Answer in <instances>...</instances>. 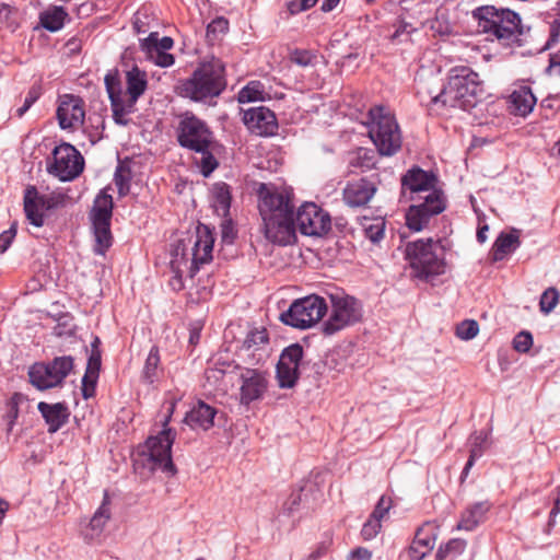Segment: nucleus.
I'll list each match as a JSON object with an SVG mask.
<instances>
[{"instance_id":"obj_34","label":"nucleus","mask_w":560,"mask_h":560,"mask_svg":"<svg viewBox=\"0 0 560 560\" xmlns=\"http://www.w3.org/2000/svg\"><path fill=\"white\" fill-rule=\"evenodd\" d=\"M110 517V499L107 491H105L102 504L95 511L89 523L92 536H100Z\"/></svg>"},{"instance_id":"obj_35","label":"nucleus","mask_w":560,"mask_h":560,"mask_svg":"<svg viewBox=\"0 0 560 560\" xmlns=\"http://www.w3.org/2000/svg\"><path fill=\"white\" fill-rule=\"evenodd\" d=\"M467 547V541L460 538H453L441 545L436 551V560H459Z\"/></svg>"},{"instance_id":"obj_60","label":"nucleus","mask_w":560,"mask_h":560,"mask_svg":"<svg viewBox=\"0 0 560 560\" xmlns=\"http://www.w3.org/2000/svg\"><path fill=\"white\" fill-rule=\"evenodd\" d=\"M38 94L35 91H30L27 96L24 100V104L22 107L16 109V115L22 117L28 108L33 105V103L37 100Z\"/></svg>"},{"instance_id":"obj_58","label":"nucleus","mask_w":560,"mask_h":560,"mask_svg":"<svg viewBox=\"0 0 560 560\" xmlns=\"http://www.w3.org/2000/svg\"><path fill=\"white\" fill-rule=\"evenodd\" d=\"M98 377H90L86 380L85 375L82 378V395L84 398H90L94 395L95 385Z\"/></svg>"},{"instance_id":"obj_7","label":"nucleus","mask_w":560,"mask_h":560,"mask_svg":"<svg viewBox=\"0 0 560 560\" xmlns=\"http://www.w3.org/2000/svg\"><path fill=\"white\" fill-rule=\"evenodd\" d=\"M405 257L418 279L429 281L445 272V250L441 241L427 238L409 242Z\"/></svg>"},{"instance_id":"obj_21","label":"nucleus","mask_w":560,"mask_h":560,"mask_svg":"<svg viewBox=\"0 0 560 560\" xmlns=\"http://www.w3.org/2000/svg\"><path fill=\"white\" fill-rule=\"evenodd\" d=\"M377 175L351 180L343 188V200L350 207L365 206L377 190Z\"/></svg>"},{"instance_id":"obj_24","label":"nucleus","mask_w":560,"mask_h":560,"mask_svg":"<svg viewBox=\"0 0 560 560\" xmlns=\"http://www.w3.org/2000/svg\"><path fill=\"white\" fill-rule=\"evenodd\" d=\"M24 212L27 221L40 228L45 223L46 206H42V195L37 191L35 186H28L25 189L23 198Z\"/></svg>"},{"instance_id":"obj_48","label":"nucleus","mask_w":560,"mask_h":560,"mask_svg":"<svg viewBox=\"0 0 560 560\" xmlns=\"http://www.w3.org/2000/svg\"><path fill=\"white\" fill-rule=\"evenodd\" d=\"M171 269L174 273V276L170 280V285L174 291H180L184 289V282H183V272L184 269L182 268V261H178L177 259H171L170 261Z\"/></svg>"},{"instance_id":"obj_20","label":"nucleus","mask_w":560,"mask_h":560,"mask_svg":"<svg viewBox=\"0 0 560 560\" xmlns=\"http://www.w3.org/2000/svg\"><path fill=\"white\" fill-rule=\"evenodd\" d=\"M243 122L252 133L260 137L273 136L278 130L277 117L266 106L244 110Z\"/></svg>"},{"instance_id":"obj_28","label":"nucleus","mask_w":560,"mask_h":560,"mask_svg":"<svg viewBox=\"0 0 560 560\" xmlns=\"http://www.w3.org/2000/svg\"><path fill=\"white\" fill-rule=\"evenodd\" d=\"M520 245L521 241L518 230L513 229L510 232L500 233L491 248L492 260H503L509 254L518 248Z\"/></svg>"},{"instance_id":"obj_31","label":"nucleus","mask_w":560,"mask_h":560,"mask_svg":"<svg viewBox=\"0 0 560 560\" xmlns=\"http://www.w3.org/2000/svg\"><path fill=\"white\" fill-rule=\"evenodd\" d=\"M510 103L514 114L526 116L533 110L536 104V97L534 96L530 88L521 86L511 94Z\"/></svg>"},{"instance_id":"obj_46","label":"nucleus","mask_w":560,"mask_h":560,"mask_svg":"<svg viewBox=\"0 0 560 560\" xmlns=\"http://www.w3.org/2000/svg\"><path fill=\"white\" fill-rule=\"evenodd\" d=\"M559 301V292L556 288L550 287L544 291L540 296L539 307L540 311L545 314H549L558 304Z\"/></svg>"},{"instance_id":"obj_43","label":"nucleus","mask_w":560,"mask_h":560,"mask_svg":"<svg viewBox=\"0 0 560 560\" xmlns=\"http://www.w3.org/2000/svg\"><path fill=\"white\" fill-rule=\"evenodd\" d=\"M201 154V158L196 163L199 166L200 173L208 177L219 165V162L211 152V147H208L203 151H196Z\"/></svg>"},{"instance_id":"obj_61","label":"nucleus","mask_w":560,"mask_h":560,"mask_svg":"<svg viewBox=\"0 0 560 560\" xmlns=\"http://www.w3.org/2000/svg\"><path fill=\"white\" fill-rule=\"evenodd\" d=\"M22 396L19 393L13 394L10 400V411L9 417L11 419V423L18 418L19 416V402L21 400Z\"/></svg>"},{"instance_id":"obj_25","label":"nucleus","mask_w":560,"mask_h":560,"mask_svg":"<svg viewBox=\"0 0 560 560\" xmlns=\"http://www.w3.org/2000/svg\"><path fill=\"white\" fill-rule=\"evenodd\" d=\"M491 509L489 501H481L469 504L460 514L459 522L456 526L457 530H474L477 526L485 522L487 513Z\"/></svg>"},{"instance_id":"obj_27","label":"nucleus","mask_w":560,"mask_h":560,"mask_svg":"<svg viewBox=\"0 0 560 560\" xmlns=\"http://www.w3.org/2000/svg\"><path fill=\"white\" fill-rule=\"evenodd\" d=\"M37 409L48 424V431L50 433L57 432L68 421L69 411L65 404L57 402L50 405L40 401Z\"/></svg>"},{"instance_id":"obj_42","label":"nucleus","mask_w":560,"mask_h":560,"mask_svg":"<svg viewBox=\"0 0 560 560\" xmlns=\"http://www.w3.org/2000/svg\"><path fill=\"white\" fill-rule=\"evenodd\" d=\"M131 172L128 167L119 165L114 175V182L120 197L126 196L130 189Z\"/></svg>"},{"instance_id":"obj_39","label":"nucleus","mask_w":560,"mask_h":560,"mask_svg":"<svg viewBox=\"0 0 560 560\" xmlns=\"http://www.w3.org/2000/svg\"><path fill=\"white\" fill-rule=\"evenodd\" d=\"M214 208L218 212L226 215L231 207V191L225 183H217L213 186Z\"/></svg>"},{"instance_id":"obj_3","label":"nucleus","mask_w":560,"mask_h":560,"mask_svg":"<svg viewBox=\"0 0 560 560\" xmlns=\"http://www.w3.org/2000/svg\"><path fill=\"white\" fill-rule=\"evenodd\" d=\"M104 83L110 102L113 120L117 125L127 126L130 122L129 115L137 112L136 104L148 89L147 72L133 66L125 74V89L116 72H108Z\"/></svg>"},{"instance_id":"obj_12","label":"nucleus","mask_w":560,"mask_h":560,"mask_svg":"<svg viewBox=\"0 0 560 560\" xmlns=\"http://www.w3.org/2000/svg\"><path fill=\"white\" fill-rule=\"evenodd\" d=\"M74 359L71 355L56 357L49 362H37L28 369L30 383L39 390L59 387L72 372Z\"/></svg>"},{"instance_id":"obj_6","label":"nucleus","mask_w":560,"mask_h":560,"mask_svg":"<svg viewBox=\"0 0 560 560\" xmlns=\"http://www.w3.org/2000/svg\"><path fill=\"white\" fill-rule=\"evenodd\" d=\"M471 15L477 21L479 33L504 46L520 42L524 33L520 15L510 9L481 5L472 10Z\"/></svg>"},{"instance_id":"obj_40","label":"nucleus","mask_w":560,"mask_h":560,"mask_svg":"<svg viewBox=\"0 0 560 560\" xmlns=\"http://www.w3.org/2000/svg\"><path fill=\"white\" fill-rule=\"evenodd\" d=\"M350 164L353 167H359L362 171H369L376 166L377 154L374 150L368 148H359L355 151L353 159Z\"/></svg>"},{"instance_id":"obj_22","label":"nucleus","mask_w":560,"mask_h":560,"mask_svg":"<svg viewBox=\"0 0 560 560\" xmlns=\"http://www.w3.org/2000/svg\"><path fill=\"white\" fill-rule=\"evenodd\" d=\"M439 533V526L432 522H425L416 532L415 538L407 549L409 560H422L434 547Z\"/></svg>"},{"instance_id":"obj_51","label":"nucleus","mask_w":560,"mask_h":560,"mask_svg":"<svg viewBox=\"0 0 560 560\" xmlns=\"http://www.w3.org/2000/svg\"><path fill=\"white\" fill-rule=\"evenodd\" d=\"M392 508V500L390 498H386L385 495H382L375 505L373 512L371 513L370 517L382 522V520L388 514L389 510Z\"/></svg>"},{"instance_id":"obj_8","label":"nucleus","mask_w":560,"mask_h":560,"mask_svg":"<svg viewBox=\"0 0 560 560\" xmlns=\"http://www.w3.org/2000/svg\"><path fill=\"white\" fill-rule=\"evenodd\" d=\"M174 408L175 402L171 401L167 409L168 415L163 421V430L158 435L149 436L142 451L139 453L144 467L150 471L161 470L167 476H174L177 472L172 460V445L176 433L171 428H167Z\"/></svg>"},{"instance_id":"obj_41","label":"nucleus","mask_w":560,"mask_h":560,"mask_svg":"<svg viewBox=\"0 0 560 560\" xmlns=\"http://www.w3.org/2000/svg\"><path fill=\"white\" fill-rule=\"evenodd\" d=\"M265 88L260 81H250L237 94L238 103L264 101Z\"/></svg>"},{"instance_id":"obj_64","label":"nucleus","mask_w":560,"mask_h":560,"mask_svg":"<svg viewBox=\"0 0 560 560\" xmlns=\"http://www.w3.org/2000/svg\"><path fill=\"white\" fill-rule=\"evenodd\" d=\"M300 501H301V497L299 493L296 494H292L289 500L284 503V509L289 512V513H292L295 508L300 504Z\"/></svg>"},{"instance_id":"obj_17","label":"nucleus","mask_w":560,"mask_h":560,"mask_svg":"<svg viewBox=\"0 0 560 560\" xmlns=\"http://www.w3.org/2000/svg\"><path fill=\"white\" fill-rule=\"evenodd\" d=\"M240 404L250 405L262 399L269 385L268 374L258 369L240 368Z\"/></svg>"},{"instance_id":"obj_36","label":"nucleus","mask_w":560,"mask_h":560,"mask_svg":"<svg viewBox=\"0 0 560 560\" xmlns=\"http://www.w3.org/2000/svg\"><path fill=\"white\" fill-rule=\"evenodd\" d=\"M470 451H469V458L463 469L462 478H465L470 468L474 466L477 458L481 457L485 452V444L487 441V434L483 432L474 433L470 439Z\"/></svg>"},{"instance_id":"obj_62","label":"nucleus","mask_w":560,"mask_h":560,"mask_svg":"<svg viewBox=\"0 0 560 560\" xmlns=\"http://www.w3.org/2000/svg\"><path fill=\"white\" fill-rule=\"evenodd\" d=\"M351 558L355 560H370L372 552L363 547H358L351 551Z\"/></svg>"},{"instance_id":"obj_26","label":"nucleus","mask_w":560,"mask_h":560,"mask_svg":"<svg viewBox=\"0 0 560 560\" xmlns=\"http://www.w3.org/2000/svg\"><path fill=\"white\" fill-rule=\"evenodd\" d=\"M217 415V409L201 400H199L185 417V422L191 429L209 430L213 425V419Z\"/></svg>"},{"instance_id":"obj_11","label":"nucleus","mask_w":560,"mask_h":560,"mask_svg":"<svg viewBox=\"0 0 560 560\" xmlns=\"http://www.w3.org/2000/svg\"><path fill=\"white\" fill-rule=\"evenodd\" d=\"M324 298L311 294L293 301L290 307L280 314V320L298 329H307L317 324L327 313Z\"/></svg>"},{"instance_id":"obj_52","label":"nucleus","mask_w":560,"mask_h":560,"mask_svg":"<svg viewBox=\"0 0 560 560\" xmlns=\"http://www.w3.org/2000/svg\"><path fill=\"white\" fill-rule=\"evenodd\" d=\"M382 528L381 522L369 517L368 521L363 524L361 529V535L364 540H371L380 533Z\"/></svg>"},{"instance_id":"obj_29","label":"nucleus","mask_w":560,"mask_h":560,"mask_svg":"<svg viewBox=\"0 0 560 560\" xmlns=\"http://www.w3.org/2000/svg\"><path fill=\"white\" fill-rule=\"evenodd\" d=\"M140 50L144 54L147 60L160 68H168L174 65V55L160 49L154 43V36H148L139 40Z\"/></svg>"},{"instance_id":"obj_63","label":"nucleus","mask_w":560,"mask_h":560,"mask_svg":"<svg viewBox=\"0 0 560 560\" xmlns=\"http://www.w3.org/2000/svg\"><path fill=\"white\" fill-rule=\"evenodd\" d=\"M548 71L556 75H560V51L553 54L550 57V62L548 67Z\"/></svg>"},{"instance_id":"obj_14","label":"nucleus","mask_w":560,"mask_h":560,"mask_svg":"<svg viewBox=\"0 0 560 560\" xmlns=\"http://www.w3.org/2000/svg\"><path fill=\"white\" fill-rule=\"evenodd\" d=\"M84 168V159L70 143H61L52 150V162L47 165L49 174L62 182L77 178Z\"/></svg>"},{"instance_id":"obj_55","label":"nucleus","mask_w":560,"mask_h":560,"mask_svg":"<svg viewBox=\"0 0 560 560\" xmlns=\"http://www.w3.org/2000/svg\"><path fill=\"white\" fill-rule=\"evenodd\" d=\"M318 0H292L288 3L290 14H298L313 8Z\"/></svg>"},{"instance_id":"obj_1","label":"nucleus","mask_w":560,"mask_h":560,"mask_svg":"<svg viewBox=\"0 0 560 560\" xmlns=\"http://www.w3.org/2000/svg\"><path fill=\"white\" fill-rule=\"evenodd\" d=\"M257 198L265 237L278 245L295 242L293 194L272 184L260 183L257 188Z\"/></svg>"},{"instance_id":"obj_44","label":"nucleus","mask_w":560,"mask_h":560,"mask_svg":"<svg viewBox=\"0 0 560 560\" xmlns=\"http://www.w3.org/2000/svg\"><path fill=\"white\" fill-rule=\"evenodd\" d=\"M154 18L147 10H139L136 12L132 21L133 31L137 34H144L150 32Z\"/></svg>"},{"instance_id":"obj_16","label":"nucleus","mask_w":560,"mask_h":560,"mask_svg":"<svg viewBox=\"0 0 560 560\" xmlns=\"http://www.w3.org/2000/svg\"><path fill=\"white\" fill-rule=\"evenodd\" d=\"M295 230L307 236H323L331 229V219L328 212L324 211L313 202H305L294 214Z\"/></svg>"},{"instance_id":"obj_32","label":"nucleus","mask_w":560,"mask_h":560,"mask_svg":"<svg viewBox=\"0 0 560 560\" xmlns=\"http://www.w3.org/2000/svg\"><path fill=\"white\" fill-rule=\"evenodd\" d=\"M69 14L61 5H50L39 13V24L49 32H58L68 19Z\"/></svg>"},{"instance_id":"obj_49","label":"nucleus","mask_w":560,"mask_h":560,"mask_svg":"<svg viewBox=\"0 0 560 560\" xmlns=\"http://www.w3.org/2000/svg\"><path fill=\"white\" fill-rule=\"evenodd\" d=\"M533 346V336L529 331L523 330L518 332L513 339V348L517 352L525 353L529 351Z\"/></svg>"},{"instance_id":"obj_2","label":"nucleus","mask_w":560,"mask_h":560,"mask_svg":"<svg viewBox=\"0 0 560 560\" xmlns=\"http://www.w3.org/2000/svg\"><path fill=\"white\" fill-rule=\"evenodd\" d=\"M438 177L432 172L423 171L418 166L408 170L401 177L402 190L411 192L428 191L418 203L411 205L406 212V225L415 232L423 230L430 220L446 209L447 199L443 190L436 188Z\"/></svg>"},{"instance_id":"obj_38","label":"nucleus","mask_w":560,"mask_h":560,"mask_svg":"<svg viewBox=\"0 0 560 560\" xmlns=\"http://www.w3.org/2000/svg\"><path fill=\"white\" fill-rule=\"evenodd\" d=\"M385 219L377 217L374 219L363 218L362 226L364 235L373 243H378L384 237L385 233Z\"/></svg>"},{"instance_id":"obj_54","label":"nucleus","mask_w":560,"mask_h":560,"mask_svg":"<svg viewBox=\"0 0 560 560\" xmlns=\"http://www.w3.org/2000/svg\"><path fill=\"white\" fill-rule=\"evenodd\" d=\"M172 259H177L178 261H182L183 269L184 267L189 269L188 262L191 259V257H188L187 248L184 241H178L174 246Z\"/></svg>"},{"instance_id":"obj_45","label":"nucleus","mask_w":560,"mask_h":560,"mask_svg":"<svg viewBox=\"0 0 560 560\" xmlns=\"http://www.w3.org/2000/svg\"><path fill=\"white\" fill-rule=\"evenodd\" d=\"M317 54L308 49H294L290 54V59L298 66L308 67L314 66L317 62Z\"/></svg>"},{"instance_id":"obj_33","label":"nucleus","mask_w":560,"mask_h":560,"mask_svg":"<svg viewBox=\"0 0 560 560\" xmlns=\"http://www.w3.org/2000/svg\"><path fill=\"white\" fill-rule=\"evenodd\" d=\"M240 369L234 362L221 361L220 359L213 361L212 365L205 371L206 382L210 387L217 388L226 373H232Z\"/></svg>"},{"instance_id":"obj_4","label":"nucleus","mask_w":560,"mask_h":560,"mask_svg":"<svg viewBox=\"0 0 560 560\" xmlns=\"http://www.w3.org/2000/svg\"><path fill=\"white\" fill-rule=\"evenodd\" d=\"M226 88L225 66L212 57L199 63L191 77L176 85V93L195 102L218 97Z\"/></svg>"},{"instance_id":"obj_9","label":"nucleus","mask_w":560,"mask_h":560,"mask_svg":"<svg viewBox=\"0 0 560 560\" xmlns=\"http://www.w3.org/2000/svg\"><path fill=\"white\" fill-rule=\"evenodd\" d=\"M369 137L382 156H393L402 144L395 116L384 106H373L368 113Z\"/></svg>"},{"instance_id":"obj_57","label":"nucleus","mask_w":560,"mask_h":560,"mask_svg":"<svg viewBox=\"0 0 560 560\" xmlns=\"http://www.w3.org/2000/svg\"><path fill=\"white\" fill-rule=\"evenodd\" d=\"M65 202V196L60 195H42V206H46V210H52L61 207Z\"/></svg>"},{"instance_id":"obj_53","label":"nucleus","mask_w":560,"mask_h":560,"mask_svg":"<svg viewBox=\"0 0 560 560\" xmlns=\"http://www.w3.org/2000/svg\"><path fill=\"white\" fill-rule=\"evenodd\" d=\"M415 31L411 24L400 21L395 32L390 35L392 42H402Z\"/></svg>"},{"instance_id":"obj_18","label":"nucleus","mask_w":560,"mask_h":560,"mask_svg":"<svg viewBox=\"0 0 560 560\" xmlns=\"http://www.w3.org/2000/svg\"><path fill=\"white\" fill-rule=\"evenodd\" d=\"M302 359L303 347L299 343H292L282 350L276 371L279 387L292 388L296 384Z\"/></svg>"},{"instance_id":"obj_47","label":"nucleus","mask_w":560,"mask_h":560,"mask_svg":"<svg viewBox=\"0 0 560 560\" xmlns=\"http://www.w3.org/2000/svg\"><path fill=\"white\" fill-rule=\"evenodd\" d=\"M479 331L478 323L474 319L462 322L456 328V335L463 340H470L477 336Z\"/></svg>"},{"instance_id":"obj_50","label":"nucleus","mask_w":560,"mask_h":560,"mask_svg":"<svg viewBox=\"0 0 560 560\" xmlns=\"http://www.w3.org/2000/svg\"><path fill=\"white\" fill-rule=\"evenodd\" d=\"M101 369V352L100 350H91V354L88 359L86 370H85V378L88 380L90 375L92 377H98Z\"/></svg>"},{"instance_id":"obj_56","label":"nucleus","mask_w":560,"mask_h":560,"mask_svg":"<svg viewBox=\"0 0 560 560\" xmlns=\"http://www.w3.org/2000/svg\"><path fill=\"white\" fill-rule=\"evenodd\" d=\"M16 235L15 224L11 225L9 230L0 234V253H4L12 244Z\"/></svg>"},{"instance_id":"obj_10","label":"nucleus","mask_w":560,"mask_h":560,"mask_svg":"<svg viewBox=\"0 0 560 560\" xmlns=\"http://www.w3.org/2000/svg\"><path fill=\"white\" fill-rule=\"evenodd\" d=\"M331 312L327 320L323 323L322 331L326 336H332L336 332L361 322L363 317V307L359 300L337 292L329 295Z\"/></svg>"},{"instance_id":"obj_5","label":"nucleus","mask_w":560,"mask_h":560,"mask_svg":"<svg viewBox=\"0 0 560 560\" xmlns=\"http://www.w3.org/2000/svg\"><path fill=\"white\" fill-rule=\"evenodd\" d=\"M485 90L478 73L463 67L452 70L447 85L431 97V103L470 110L483 98Z\"/></svg>"},{"instance_id":"obj_23","label":"nucleus","mask_w":560,"mask_h":560,"mask_svg":"<svg viewBox=\"0 0 560 560\" xmlns=\"http://www.w3.org/2000/svg\"><path fill=\"white\" fill-rule=\"evenodd\" d=\"M213 243L214 238L208 228L199 226L191 248L190 277L195 276L200 265L207 264L212 259Z\"/></svg>"},{"instance_id":"obj_59","label":"nucleus","mask_w":560,"mask_h":560,"mask_svg":"<svg viewBox=\"0 0 560 560\" xmlns=\"http://www.w3.org/2000/svg\"><path fill=\"white\" fill-rule=\"evenodd\" d=\"M148 36H154V43L155 45L162 49V50H166L168 51L170 49L173 48L174 46V40L172 37L170 36H164L162 38H159V33L158 32H150V34Z\"/></svg>"},{"instance_id":"obj_19","label":"nucleus","mask_w":560,"mask_h":560,"mask_svg":"<svg viewBox=\"0 0 560 560\" xmlns=\"http://www.w3.org/2000/svg\"><path fill=\"white\" fill-rule=\"evenodd\" d=\"M57 119L63 130H77L82 127L85 119L84 101L72 94L63 95L57 108Z\"/></svg>"},{"instance_id":"obj_37","label":"nucleus","mask_w":560,"mask_h":560,"mask_svg":"<svg viewBox=\"0 0 560 560\" xmlns=\"http://www.w3.org/2000/svg\"><path fill=\"white\" fill-rule=\"evenodd\" d=\"M161 358L159 348L153 346L145 359L142 370V380L149 384L154 383L159 378Z\"/></svg>"},{"instance_id":"obj_15","label":"nucleus","mask_w":560,"mask_h":560,"mask_svg":"<svg viewBox=\"0 0 560 560\" xmlns=\"http://www.w3.org/2000/svg\"><path fill=\"white\" fill-rule=\"evenodd\" d=\"M177 141L183 148L203 151L212 145V132L203 120L185 115L177 128Z\"/></svg>"},{"instance_id":"obj_13","label":"nucleus","mask_w":560,"mask_h":560,"mask_svg":"<svg viewBox=\"0 0 560 560\" xmlns=\"http://www.w3.org/2000/svg\"><path fill=\"white\" fill-rule=\"evenodd\" d=\"M113 206L112 196L105 192H101L94 200L91 220L95 238L94 253L97 255H104L112 246L110 219Z\"/></svg>"},{"instance_id":"obj_30","label":"nucleus","mask_w":560,"mask_h":560,"mask_svg":"<svg viewBox=\"0 0 560 560\" xmlns=\"http://www.w3.org/2000/svg\"><path fill=\"white\" fill-rule=\"evenodd\" d=\"M269 345V335L267 329H253L250 330L244 342L243 350L248 352V355L255 357V352L258 351V357L255 358L257 362L262 361L268 357L267 347Z\"/></svg>"}]
</instances>
